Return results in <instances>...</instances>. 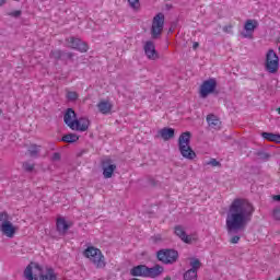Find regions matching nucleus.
Segmentation results:
<instances>
[{"label":"nucleus","instance_id":"1","mask_svg":"<svg viewBox=\"0 0 280 280\" xmlns=\"http://www.w3.org/2000/svg\"><path fill=\"white\" fill-rule=\"evenodd\" d=\"M255 214V205L250 200L236 197L228 206L225 214V229L228 233L244 231Z\"/></svg>","mask_w":280,"mask_h":280},{"label":"nucleus","instance_id":"2","mask_svg":"<svg viewBox=\"0 0 280 280\" xmlns=\"http://www.w3.org/2000/svg\"><path fill=\"white\" fill-rule=\"evenodd\" d=\"M27 280H58V273L51 267H43L38 262H31L24 270Z\"/></svg>","mask_w":280,"mask_h":280},{"label":"nucleus","instance_id":"3","mask_svg":"<svg viewBox=\"0 0 280 280\" xmlns=\"http://www.w3.org/2000/svg\"><path fill=\"white\" fill-rule=\"evenodd\" d=\"M65 124L68 125L70 130H77L78 132H86L89 130V126H91V121L86 117L77 118L75 112L69 108L63 116Z\"/></svg>","mask_w":280,"mask_h":280},{"label":"nucleus","instance_id":"4","mask_svg":"<svg viewBox=\"0 0 280 280\" xmlns=\"http://www.w3.org/2000/svg\"><path fill=\"white\" fill-rule=\"evenodd\" d=\"M191 132H183L178 138V150L183 159L186 161H195L197 159L196 151L191 149Z\"/></svg>","mask_w":280,"mask_h":280},{"label":"nucleus","instance_id":"5","mask_svg":"<svg viewBox=\"0 0 280 280\" xmlns=\"http://www.w3.org/2000/svg\"><path fill=\"white\" fill-rule=\"evenodd\" d=\"M83 257L89 259V261H91V264H93L96 268H106V258L104 257L102 249L95 246H88L83 250Z\"/></svg>","mask_w":280,"mask_h":280},{"label":"nucleus","instance_id":"6","mask_svg":"<svg viewBox=\"0 0 280 280\" xmlns=\"http://www.w3.org/2000/svg\"><path fill=\"white\" fill-rule=\"evenodd\" d=\"M0 231L5 237L12 238L16 235L18 228L10 221L8 212H0Z\"/></svg>","mask_w":280,"mask_h":280},{"label":"nucleus","instance_id":"7","mask_svg":"<svg viewBox=\"0 0 280 280\" xmlns=\"http://www.w3.org/2000/svg\"><path fill=\"white\" fill-rule=\"evenodd\" d=\"M165 27V14L158 13L153 16L151 24V36L152 38H159L163 34V28Z\"/></svg>","mask_w":280,"mask_h":280},{"label":"nucleus","instance_id":"8","mask_svg":"<svg viewBox=\"0 0 280 280\" xmlns=\"http://www.w3.org/2000/svg\"><path fill=\"white\" fill-rule=\"evenodd\" d=\"M265 68L268 73H277L279 71V56L272 49H269L266 54Z\"/></svg>","mask_w":280,"mask_h":280},{"label":"nucleus","instance_id":"9","mask_svg":"<svg viewBox=\"0 0 280 280\" xmlns=\"http://www.w3.org/2000/svg\"><path fill=\"white\" fill-rule=\"evenodd\" d=\"M217 86H218V81H215V79H208L203 81L199 88V96L202 100L209 97L211 93L215 92Z\"/></svg>","mask_w":280,"mask_h":280},{"label":"nucleus","instance_id":"10","mask_svg":"<svg viewBox=\"0 0 280 280\" xmlns=\"http://www.w3.org/2000/svg\"><path fill=\"white\" fill-rule=\"evenodd\" d=\"M158 259L162 264H175L178 260V252L175 249H162L158 252Z\"/></svg>","mask_w":280,"mask_h":280},{"label":"nucleus","instance_id":"11","mask_svg":"<svg viewBox=\"0 0 280 280\" xmlns=\"http://www.w3.org/2000/svg\"><path fill=\"white\" fill-rule=\"evenodd\" d=\"M174 233L182 240V242H184V244H194V242H198V234H187L183 225L175 226Z\"/></svg>","mask_w":280,"mask_h":280},{"label":"nucleus","instance_id":"12","mask_svg":"<svg viewBox=\"0 0 280 280\" xmlns=\"http://www.w3.org/2000/svg\"><path fill=\"white\" fill-rule=\"evenodd\" d=\"M66 45L67 47H70L71 49H75L81 54H86V51H89V44L85 42H82V39L80 38L69 37L66 39Z\"/></svg>","mask_w":280,"mask_h":280},{"label":"nucleus","instance_id":"13","mask_svg":"<svg viewBox=\"0 0 280 280\" xmlns=\"http://www.w3.org/2000/svg\"><path fill=\"white\" fill-rule=\"evenodd\" d=\"M202 264L198 258L190 259V269L184 273V280H198V270H200Z\"/></svg>","mask_w":280,"mask_h":280},{"label":"nucleus","instance_id":"14","mask_svg":"<svg viewBox=\"0 0 280 280\" xmlns=\"http://www.w3.org/2000/svg\"><path fill=\"white\" fill-rule=\"evenodd\" d=\"M257 27H259V22L257 20H246L241 35L243 38H253Z\"/></svg>","mask_w":280,"mask_h":280},{"label":"nucleus","instance_id":"15","mask_svg":"<svg viewBox=\"0 0 280 280\" xmlns=\"http://www.w3.org/2000/svg\"><path fill=\"white\" fill-rule=\"evenodd\" d=\"M144 52L149 60H156L159 58V54L156 52V47L154 46V42L148 40L144 44Z\"/></svg>","mask_w":280,"mask_h":280},{"label":"nucleus","instance_id":"16","mask_svg":"<svg viewBox=\"0 0 280 280\" xmlns=\"http://www.w3.org/2000/svg\"><path fill=\"white\" fill-rule=\"evenodd\" d=\"M96 108L102 115H110L113 113V103H110V101L102 100L97 103Z\"/></svg>","mask_w":280,"mask_h":280},{"label":"nucleus","instance_id":"17","mask_svg":"<svg viewBox=\"0 0 280 280\" xmlns=\"http://www.w3.org/2000/svg\"><path fill=\"white\" fill-rule=\"evenodd\" d=\"M163 267L161 265H155L152 268L147 267V277L150 279H156V277H160V275H163Z\"/></svg>","mask_w":280,"mask_h":280},{"label":"nucleus","instance_id":"18","mask_svg":"<svg viewBox=\"0 0 280 280\" xmlns=\"http://www.w3.org/2000/svg\"><path fill=\"white\" fill-rule=\"evenodd\" d=\"M56 224H57V231L58 233H61V235H65V233H67V231H69L71 226V224H69V222H67L65 218H58Z\"/></svg>","mask_w":280,"mask_h":280},{"label":"nucleus","instance_id":"19","mask_svg":"<svg viewBox=\"0 0 280 280\" xmlns=\"http://www.w3.org/2000/svg\"><path fill=\"white\" fill-rule=\"evenodd\" d=\"M207 121L210 128H212L213 130H220V127L222 126V122L220 121V119L217 118L215 115L210 114L207 116Z\"/></svg>","mask_w":280,"mask_h":280},{"label":"nucleus","instance_id":"20","mask_svg":"<svg viewBox=\"0 0 280 280\" xmlns=\"http://www.w3.org/2000/svg\"><path fill=\"white\" fill-rule=\"evenodd\" d=\"M148 267L145 265H139L130 270L132 277H147Z\"/></svg>","mask_w":280,"mask_h":280},{"label":"nucleus","instance_id":"21","mask_svg":"<svg viewBox=\"0 0 280 280\" xmlns=\"http://www.w3.org/2000/svg\"><path fill=\"white\" fill-rule=\"evenodd\" d=\"M115 170H117V165L104 163L103 164L104 178H113V174L115 173Z\"/></svg>","mask_w":280,"mask_h":280},{"label":"nucleus","instance_id":"22","mask_svg":"<svg viewBox=\"0 0 280 280\" xmlns=\"http://www.w3.org/2000/svg\"><path fill=\"white\" fill-rule=\"evenodd\" d=\"M159 135L163 141H170V139H174L175 131L173 128H163L159 131Z\"/></svg>","mask_w":280,"mask_h":280},{"label":"nucleus","instance_id":"23","mask_svg":"<svg viewBox=\"0 0 280 280\" xmlns=\"http://www.w3.org/2000/svg\"><path fill=\"white\" fill-rule=\"evenodd\" d=\"M261 137L266 141H273L275 143H280V135L279 133L262 132Z\"/></svg>","mask_w":280,"mask_h":280},{"label":"nucleus","instance_id":"24","mask_svg":"<svg viewBox=\"0 0 280 280\" xmlns=\"http://www.w3.org/2000/svg\"><path fill=\"white\" fill-rule=\"evenodd\" d=\"M80 137L78 135L68 133L61 138V141H63L65 143H75V141H78Z\"/></svg>","mask_w":280,"mask_h":280},{"label":"nucleus","instance_id":"25","mask_svg":"<svg viewBox=\"0 0 280 280\" xmlns=\"http://www.w3.org/2000/svg\"><path fill=\"white\" fill-rule=\"evenodd\" d=\"M79 95L77 92L73 91H69L67 93V100H69V102H75V100H78Z\"/></svg>","mask_w":280,"mask_h":280},{"label":"nucleus","instance_id":"26","mask_svg":"<svg viewBox=\"0 0 280 280\" xmlns=\"http://www.w3.org/2000/svg\"><path fill=\"white\" fill-rule=\"evenodd\" d=\"M128 2L132 10H139V8H141V3L139 2V0H128Z\"/></svg>","mask_w":280,"mask_h":280},{"label":"nucleus","instance_id":"27","mask_svg":"<svg viewBox=\"0 0 280 280\" xmlns=\"http://www.w3.org/2000/svg\"><path fill=\"white\" fill-rule=\"evenodd\" d=\"M272 217L276 219L278 222H280V206L276 207L272 210Z\"/></svg>","mask_w":280,"mask_h":280},{"label":"nucleus","instance_id":"28","mask_svg":"<svg viewBox=\"0 0 280 280\" xmlns=\"http://www.w3.org/2000/svg\"><path fill=\"white\" fill-rule=\"evenodd\" d=\"M21 14H22L21 10H15V11L9 12L8 16H13V19H19Z\"/></svg>","mask_w":280,"mask_h":280},{"label":"nucleus","instance_id":"29","mask_svg":"<svg viewBox=\"0 0 280 280\" xmlns=\"http://www.w3.org/2000/svg\"><path fill=\"white\" fill-rule=\"evenodd\" d=\"M23 168L26 170V172H32V170H34V164L26 162L23 164Z\"/></svg>","mask_w":280,"mask_h":280},{"label":"nucleus","instance_id":"30","mask_svg":"<svg viewBox=\"0 0 280 280\" xmlns=\"http://www.w3.org/2000/svg\"><path fill=\"white\" fill-rule=\"evenodd\" d=\"M231 244H238L240 243V235H234L230 238Z\"/></svg>","mask_w":280,"mask_h":280},{"label":"nucleus","instance_id":"31","mask_svg":"<svg viewBox=\"0 0 280 280\" xmlns=\"http://www.w3.org/2000/svg\"><path fill=\"white\" fill-rule=\"evenodd\" d=\"M35 150H31V154H36L38 150H40V147H33Z\"/></svg>","mask_w":280,"mask_h":280},{"label":"nucleus","instance_id":"32","mask_svg":"<svg viewBox=\"0 0 280 280\" xmlns=\"http://www.w3.org/2000/svg\"><path fill=\"white\" fill-rule=\"evenodd\" d=\"M272 200H276V202H280V195H275L272 197Z\"/></svg>","mask_w":280,"mask_h":280},{"label":"nucleus","instance_id":"33","mask_svg":"<svg viewBox=\"0 0 280 280\" xmlns=\"http://www.w3.org/2000/svg\"><path fill=\"white\" fill-rule=\"evenodd\" d=\"M52 159H54V161H58L60 159V154L59 153H55Z\"/></svg>","mask_w":280,"mask_h":280},{"label":"nucleus","instance_id":"34","mask_svg":"<svg viewBox=\"0 0 280 280\" xmlns=\"http://www.w3.org/2000/svg\"><path fill=\"white\" fill-rule=\"evenodd\" d=\"M199 45H200V44H198L197 42H195V43L192 44V48H194V49H198Z\"/></svg>","mask_w":280,"mask_h":280},{"label":"nucleus","instance_id":"35","mask_svg":"<svg viewBox=\"0 0 280 280\" xmlns=\"http://www.w3.org/2000/svg\"><path fill=\"white\" fill-rule=\"evenodd\" d=\"M5 1H8V0H0V7L5 5Z\"/></svg>","mask_w":280,"mask_h":280},{"label":"nucleus","instance_id":"36","mask_svg":"<svg viewBox=\"0 0 280 280\" xmlns=\"http://www.w3.org/2000/svg\"><path fill=\"white\" fill-rule=\"evenodd\" d=\"M164 280H172V277L166 276V277L164 278Z\"/></svg>","mask_w":280,"mask_h":280},{"label":"nucleus","instance_id":"37","mask_svg":"<svg viewBox=\"0 0 280 280\" xmlns=\"http://www.w3.org/2000/svg\"><path fill=\"white\" fill-rule=\"evenodd\" d=\"M277 113H278V115H280V107H279V108H277Z\"/></svg>","mask_w":280,"mask_h":280},{"label":"nucleus","instance_id":"38","mask_svg":"<svg viewBox=\"0 0 280 280\" xmlns=\"http://www.w3.org/2000/svg\"><path fill=\"white\" fill-rule=\"evenodd\" d=\"M0 115H1V109H0Z\"/></svg>","mask_w":280,"mask_h":280}]
</instances>
